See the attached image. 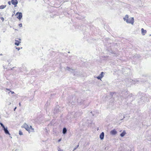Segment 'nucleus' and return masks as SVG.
Wrapping results in <instances>:
<instances>
[{"label":"nucleus","mask_w":151,"mask_h":151,"mask_svg":"<svg viewBox=\"0 0 151 151\" xmlns=\"http://www.w3.org/2000/svg\"><path fill=\"white\" fill-rule=\"evenodd\" d=\"M16 68V67H13L12 69H11V70H12L14 68Z\"/></svg>","instance_id":"25"},{"label":"nucleus","mask_w":151,"mask_h":151,"mask_svg":"<svg viewBox=\"0 0 151 151\" xmlns=\"http://www.w3.org/2000/svg\"><path fill=\"white\" fill-rule=\"evenodd\" d=\"M2 54H0V55H2Z\"/></svg>","instance_id":"30"},{"label":"nucleus","mask_w":151,"mask_h":151,"mask_svg":"<svg viewBox=\"0 0 151 151\" xmlns=\"http://www.w3.org/2000/svg\"><path fill=\"white\" fill-rule=\"evenodd\" d=\"M117 133V132L115 129H114L110 132V134L112 135H115Z\"/></svg>","instance_id":"6"},{"label":"nucleus","mask_w":151,"mask_h":151,"mask_svg":"<svg viewBox=\"0 0 151 151\" xmlns=\"http://www.w3.org/2000/svg\"><path fill=\"white\" fill-rule=\"evenodd\" d=\"M104 74H105V73L104 72H102L101 73L99 76H104Z\"/></svg>","instance_id":"15"},{"label":"nucleus","mask_w":151,"mask_h":151,"mask_svg":"<svg viewBox=\"0 0 151 151\" xmlns=\"http://www.w3.org/2000/svg\"><path fill=\"white\" fill-rule=\"evenodd\" d=\"M124 20V21H126V22L127 23L131 24L132 25H133L134 22V19H131L132 20L129 22H128L129 16L128 15H126L125 17L123 18Z\"/></svg>","instance_id":"2"},{"label":"nucleus","mask_w":151,"mask_h":151,"mask_svg":"<svg viewBox=\"0 0 151 151\" xmlns=\"http://www.w3.org/2000/svg\"><path fill=\"white\" fill-rule=\"evenodd\" d=\"M16 49L18 50H20V48L18 47H16Z\"/></svg>","instance_id":"21"},{"label":"nucleus","mask_w":151,"mask_h":151,"mask_svg":"<svg viewBox=\"0 0 151 151\" xmlns=\"http://www.w3.org/2000/svg\"><path fill=\"white\" fill-rule=\"evenodd\" d=\"M19 26L20 27H22V24L21 23V24H19Z\"/></svg>","instance_id":"19"},{"label":"nucleus","mask_w":151,"mask_h":151,"mask_svg":"<svg viewBox=\"0 0 151 151\" xmlns=\"http://www.w3.org/2000/svg\"><path fill=\"white\" fill-rule=\"evenodd\" d=\"M141 32L142 35H144L146 33L147 31L146 30H145L143 28H142L141 29Z\"/></svg>","instance_id":"8"},{"label":"nucleus","mask_w":151,"mask_h":151,"mask_svg":"<svg viewBox=\"0 0 151 151\" xmlns=\"http://www.w3.org/2000/svg\"><path fill=\"white\" fill-rule=\"evenodd\" d=\"M11 3L12 4L14 5L15 7L18 4V1L17 0H12Z\"/></svg>","instance_id":"5"},{"label":"nucleus","mask_w":151,"mask_h":151,"mask_svg":"<svg viewBox=\"0 0 151 151\" xmlns=\"http://www.w3.org/2000/svg\"><path fill=\"white\" fill-rule=\"evenodd\" d=\"M8 4L9 5H11V2L10 1H9L8 2Z\"/></svg>","instance_id":"23"},{"label":"nucleus","mask_w":151,"mask_h":151,"mask_svg":"<svg viewBox=\"0 0 151 151\" xmlns=\"http://www.w3.org/2000/svg\"><path fill=\"white\" fill-rule=\"evenodd\" d=\"M104 134L103 132H102L100 135V138L101 139H102L104 138Z\"/></svg>","instance_id":"9"},{"label":"nucleus","mask_w":151,"mask_h":151,"mask_svg":"<svg viewBox=\"0 0 151 151\" xmlns=\"http://www.w3.org/2000/svg\"><path fill=\"white\" fill-rule=\"evenodd\" d=\"M65 70L69 71L71 72H73L74 76L79 75V72L76 71L75 70H73L69 67H67L66 68Z\"/></svg>","instance_id":"3"},{"label":"nucleus","mask_w":151,"mask_h":151,"mask_svg":"<svg viewBox=\"0 0 151 151\" xmlns=\"http://www.w3.org/2000/svg\"><path fill=\"white\" fill-rule=\"evenodd\" d=\"M126 134V133L125 131H124L122 132L120 134V136L122 137H123Z\"/></svg>","instance_id":"11"},{"label":"nucleus","mask_w":151,"mask_h":151,"mask_svg":"<svg viewBox=\"0 0 151 151\" xmlns=\"http://www.w3.org/2000/svg\"><path fill=\"white\" fill-rule=\"evenodd\" d=\"M67 132V129L65 128H64L63 129V133L64 134H65Z\"/></svg>","instance_id":"13"},{"label":"nucleus","mask_w":151,"mask_h":151,"mask_svg":"<svg viewBox=\"0 0 151 151\" xmlns=\"http://www.w3.org/2000/svg\"><path fill=\"white\" fill-rule=\"evenodd\" d=\"M61 140V138L60 139H59L58 140V142H60V141Z\"/></svg>","instance_id":"24"},{"label":"nucleus","mask_w":151,"mask_h":151,"mask_svg":"<svg viewBox=\"0 0 151 151\" xmlns=\"http://www.w3.org/2000/svg\"><path fill=\"white\" fill-rule=\"evenodd\" d=\"M0 124L1 126L3 128H4L5 127L3 125V124L1 123H0Z\"/></svg>","instance_id":"17"},{"label":"nucleus","mask_w":151,"mask_h":151,"mask_svg":"<svg viewBox=\"0 0 151 151\" xmlns=\"http://www.w3.org/2000/svg\"><path fill=\"white\" fill-rule=\"evenodd\" d=\"M10 92H11V93H12V94H14V92H13V91H10V92H9L8 93L9 94V93Z\"/></svg>","instance_id":"22"},{"label":"nucleus","mask_w":151,"mask_h":151,"mask_svg":"<svg viewBox=\"0 0 151 151\" xmlns=\"http://www.w3.org/2000/svg\"><path fill=\"white\" fill-rule=\"evenodd\" d=\"M103 76H98L97 77H96L98 79H100L101 78H102Z\"/></svg>","instance_id":"14"},{"label":"nucleus","mask_w":151,"mask_h":151,"mask_svg":"<svg viewBox=\"0 0 151 151\" xmlns=\"http://www.w3.org/2000/svg\"><path fill=\"white\" fill-rule=\"evenodd\" d=\"M22 128H25L26 130L29 132L32 131L34 130L32 128L31 126H29L26 123H24L23 125L22 126Z\"/></svg>","instance_id":"1"},{"label":"nucleus","mask_w":151,"mask_h":151,"mask_svg":"<svg viewBox=\"0 0 151 151\" xmlns=\"http://www.w3.org/2000/svg\"><path fill=\"white\" fill-rule=\"evenodd\" d=\"M16 108H17V107H15V108L14 109V111H15V109H16Z\"/></svg>","instance_id":"27"},{"label":"nucleus","mask_w":151,"mask_h":151,"mask_svg":"<svg viewBox=\"0 0 151 151\" xmlns=\"http://www.w3.org/2000/svg\"><path fill=\"white\" fill-rule=\"evenodd\" d=\"M6 90L9 91L10 90V89H6Z\"/></svg>","instance_id":"26"},{"label":"nucleus","mask_w":151,"mask_h":151,"mask_svg":"<svg viewBox=\"0 0 151 151\" xmlns=\"http://www.w3.org/2000/svg\"><path fill=\"white\" fill-rule=\"evenodd\" d=\"M18 14V15L17 17V18L19 20H20L22 17V14L21 12H18L17 13L16 15Z\"/></svg>","instance_id":"4"},{"label":"nucleus","mask_w":151,"mask_h":151,"mask_svg":"<svg viewBox=\"0 0 151 151\" xmlns=\"http://www.w3.org/2000/svg\"><path fill=\"white\" fill-rule=\"evenodd\" d=\"M19 134L20 135H22L23 134V133L21 131H19Z\"/></svg>","instance_id":"16"},{"label":"nucleus","mask_w":151,"mask_h":151,"mask_svg":"<svg viewBox=\"0 0 151 151\" xmlns=\"http://www.w3.org/2000/svg\"><path fill=\"white\" fill-rule=\"evenodd\" d=\"M19 106H21V103H19Z\"/></svg>","instance_id":"28"},{"label":"nucleus","mask_w":151,"mask_h":151,"mask_svg":"<svg viewBox=\"0 0 151 151\" xmlns=\"http://www.w3.org/2000/svg\"><path fill=\"white\" fill-rule=\"evenodd\" d=\"M1 19L2 20V21H4V18L3 17H1Z\"/></svg>","instance_id":"20"},{"label":"nucleus","mask_w":151,"mask_h":151,"mask_svg":"<svg viewBox=\"0 0 151 151\" xmlns=\"http://www.w3.org/2000/svg\"><path fill=\"white\" fill-rule=\"evenodd\" d=\"M6 6V5H1L0 6V9H3L5 8Z\"/></svg>","instance_id":"12"},{"label":"nucleus","mask_w":151,"mask_h":151,"mask_svg":"<svg viewBox=\"0 0 151 151\" xmlns=\"http://www.w3.org/2000/svg\"><path fill=\"white\" fill-rule=\"evenodd\" d=\"M134 19L133 17H130L129 19H128V22H129L131 21V20H132L131 19Z\"/></svg>","instance_id":"18"},{"label":"nucleus","mask_w":151,"mask_h":151,"mask_svg":"<svg viewBox=\"0 0 151 151\" xmlns=\"http://www.w3.org/2000/svg\"><path fill=\"white\" fill-rule=\"evenodd\" d=\"M4 130V131L6 134H10L8 131L7 129V128H6L5 127L3 128Z\"/></svg>","instance_id":"7"},{"label":"nucleus","mask_w":151,"mask_h":151,"mask_svg":"<svg viewBox=\"0 0 151 151\" xmlns=\"http://www.w3.org/2000/svg\"><path fill=\"white\" fill-rule=\"evenodd\" d=\"M15 44L17 46H18L19 43L21 42L20 41L17 40H15Z\"/></svg>","instance_id":"10"},{"label":"nucleus","mask_w":151,"mask_h":151,"mask_svg":"<svg viewBox=\"0 0 151 151\" xmlns=\"http://www.w3.org/2000/svg\"><path fill=\"white\" fill-rule=\"evenodd\" d=\"M18 39V40H20V41L21 40V39Z\"/></svg>","instance_id":"29"},{"label":"nucleus","mask_w":151,"mask_h":151,"mask_svg":"<svg viewBox=\"0 0 151 151\" xmlns=\"http://www.w3.org/2000/svg\"><path fill=\"white\" fill-rule=\"evenodd\" d=\"M59 151H61V150H58Z\"/></svg>","instance_id":"31"}]
</instances>
